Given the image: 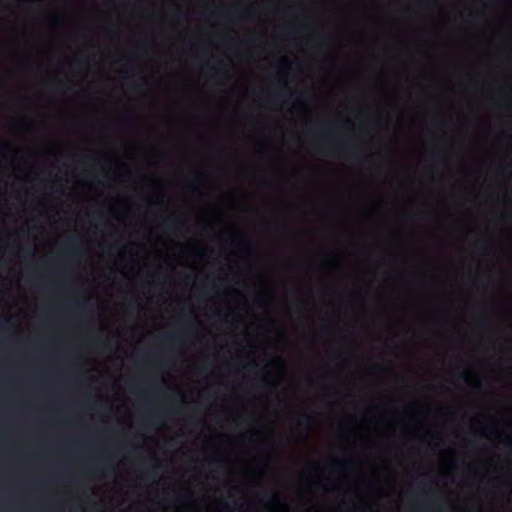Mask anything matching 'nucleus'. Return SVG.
<instances>
[{
  "label": "nucleus",
  "mask_w": 512,
  "mask_h": 512,
  "mask_svg": "<svg viewBox=\"0 0 512 512\" xmlns=\"http://www.w3.org/2000/svg\"><path fill=\"white\" fill-rule=\"evenodd\" d=\"M337 148H340L343 152V155L348 159H356L357 155L354 153L353 147L345 142V143H339L336 145Z\"/></svg>",
  "instance_id": "obj_1"
},
{
  "label": "nucleus",
  "mask_w": 512,
  "mask_h": 512,
  "mask_svg": "<svg viewBox=\"0 0 512 512\" xmlns=\"http://www.w3.org/2000/svg\"><path fill=\"white\" fill-rule=\"evenodd\" d=\"M63 247L67 252H76L78 250V241L76 238H68L64 241Z\"/></svg>",
  "instance_id": "obj_2"
},
{
  "label": "nucleus",
  "mask_w": 512,
  "mask_h": 512,
  "mask_svg": "<svg viewBox=\"0 0 512 512\" xmlns=\"http://www.w3.org/2000/svg\"><path fill=\"white\" fill-rule=\"evenodd\" d=\"M312 416L311 414L307 412L301 413L299 419H298V425L303 428H308L312 422Z\"/></svg>",
  "instance_id": "obj_3"
},
{
  "label": "nucleus",
  "mask_w": 512,
  "mask_h": 512,
  "mask_svg": "<svg viewBox=\"0 0 512 512\" xmlns=\"http://www.w3.org/2000/svg\"><path fill=\"white\" fill-rule=\"evenodd\" d=\"M162 339H163V341L168 342V343H175V342L180 341L181 335L178 333L168 334V335L163 336Z\"/></svg>",
  "instance_id": "obj_4"
},
{
  "label": "nucleus",
  "mask_w": 512,
  "mask_h": 512,
  "mask_svg": "<svg viewBox=\"0 0 512 512\" xmlns=\"http://www.w3.org/2000/svg\"><path fill=\"white\" fill-rule=\"evenodd\" d=\"M164 222L168 228H174L175 226H177L179 223H182L183 221L179 218L168 217L165 219Z\"/></svg>",
  "instance_id": "obj_5"
},
{
  "label": "nucleus",
  "mask_w": 512,
  "mask_h": 512,
  "mask_svg": "<svg viewBox=\"0 0 512 512\" xmlns=\"http://www.w3.org/2000/svg\"><path fill=\"white\" fill-rule=\"evenodd\" d=\"M350 461H347V460H334L332 462V466L334 468H337V469H342V468H346L350 465Z\"/></svg>",
  "instance_id": "obj_6"
},
{
  "label": "nucleus",
  "mask_w": 512,
  "mask_h": 512,
  "mask_svg": "<svg viewBox=\"0 0 512 512\" xmlns=\"http://www.w3.org/2000/svg\"><path fill=\"white\" fill-rule=\"evenodd\" d=\"M234 14H237L238 16L243 17V18H249L250 17V12L249 11H245V10H237V11H234V12H231V13H227V14H225V16L230 17V16H232Z\"/></svg>",
  "instance_id": "obj_7"
},
{
  "label": "nucleus",
  "mask_w": 512,
  "mask_h": 512,
  "mask_svg": "<svg viewBox=\"0 0 512 512\" xmlns=\"http://www.w3.org/2000/svg\"><path fill=\"white\" fill-rule=\"evenodd\" d=\"M268 504L273 507L280 505L281 504L280 497L275 493L272 494L268 501Z\"/></svg>",
  "instance_id": "obj_8"
},
{
  "label": "nucleus",
  "mask_w": 512,
  "mask_h": 512,
  "mask_svg": "<svg viewBox=\"0 0 512 512\" xmlns=\"http://www.w3.org/2000/svg\"><path fill=\"white\" fill-rule=\"evenodd\" d=\"M128 80L130 81V84H131V87L133 90L135 91H139L141 89V85L138 84L135 80H134V75H129L128 77Z\"/></svg>",
  "instance_id": "obj_9"
},
{
  "label": "nucleus",
  "mask_w": 512,
  "mask_h": 512,
  "mask_svg": "<svg viewBox=\"0 0 512 512\" xmlns=\"http://www.w3.org/2000/svg\"><path fill=\"white\" fill-rule=\"evenodd\" d=\"M324 265L329 267V268H332V267H335L336 266V261L332 258H328L324 261Z\"/></svg>",
  "instance_id": "obj_10"
},
{
  "label": "nucleus",
  "mask_w": 512,
  "mask_h": 512,
  "mask_svg": "<svg viewBox=\"0 0 512 512\" xmlns=\"http://www.w3.org/2000/svg\"><path fill=\"white\" fill-rule=\"evenodd\" d=\"M459 378L465 382H468L470 380V373L469 372H463L460 374Z\"/></svg>",
  "instance_id": "obj_11"
},
{
  "label": "nucleus",
  "mask_w": 512,
  "mask_h": 512,
  "mask_svg": "<svg viewBox=\"0 0 512 512\" xmlns=\"http://www.w3.org/2000/svg\"><path fill=\"white\" fill-rule=\"evenodd\" d=\"M236 43H237L236 39H229V40L225 41V45L227 48H231Z\"/></svg>",
  "instance_id": "obj_12"
},
{
  "label": "nucleus",
  "mask_w": 512,
  "mask_h": 512,
  "mask_svg": "<svg viewBox=\"0 0 512 512\" xmlns=\"http://www.w3.org/2000/svg\"><path fill=\"white\" fill-rule=\"evenodd\" d=\"M321 131L327 133V132H332L333 129L331 126H324L321 128Z\"/></svg>",
  "instance_id": "obj_13"
},
{
  "label": "nucleus",
  "mask_w": 512,
  "mask_h": 512,
  "mask_svg": "<svg viewBox=\"0 0 512 512\" xmlns=\"http://www.w3.org/2000/svg\"><path fill=\"white\" fill-rule=\"evenodd\" d=\"M504 444L506 446H512V438L511 437H507L505 440H504Z\"/></svg>",
  "instance_id": "obj_14"
},
{
  "label": "nucleus",
  "mask_w": 512,
  "mask_h": 512,
  "mask_svg": "<svg viewBox=\"0 0 512 512\" xmlns=\"http://www.w3.org/2000/svg\"><path fill=\"white\" fill-rule=\"evenodd\" d=\"M282 64L285 66V68H290L291 63L287 59L282 60Z\"/></svg>",
  "instance_id": "obj_15"
},
{
  "label": "nucleus",
  "mask_w": 512,
  "mask_h": 512,
  "mask_svg": "<svg viewBox=\"0 0 512 512\" xmlns=\"http://www.w3.org/2000/svg\"><path fill=\"white\" fill-rule=\"evenodd\" d=\"M273 363L275 364H282L283 363V359L281 357H276L273 359Z\"/></svg>",
  "instance_id": "obj_16"
},
{
  "label": "nucleus",
  "mask_w": 512,
  "mask_h": 512,
  "mask_svg": "<svg viewBox=\"0 0 512 512\" xmlns=\"http://www.w3.org/2000/svg\"><path fill=\"white\" fill-rule=\"evenodd\" d=\"M197 181H198V178H197V179H194L193 181H191V182L189 183V185H188V186H189L190 188L196 189L195 183H196Z\"/></svg>",
  "instance_id": "obj_17"
},
{
  "label": "nucleus",
  "mask_w": 512,
  "mask_h": 512,
  "mask_svg": "<svg viewBox=\"0 0 512 512\" xmlns=\"http://www.w3.org/2000/svg\"><path fill=\"white\" fill-rule=\"evenodd\" d=\"M255 367H256L255 362L249 363V364L246 366V368H248L249 370H253Z\"/></svg>",
  "instance_id": "obj_18"
},
{
  "label": "nucleus",
  "mask_w": 512,
  "mask_h": 512,
  "mask_svg": "<svg viewBox=\"0 0 512 512\" xmlns=\"http://www.w3.org/2000/svg\"><path fill=\"white\" fill-rule=\"evenodd\" d=\"M332 146H333V145H331L330 143H328V142H326V141H324V142L322 143V148H323V149H326V148H328V147H332Z\"/></svg>",
  "instance_id": "obj_19"
},
{
  "label": "nucleus",
  "mask_w": 512,
  "mask_h": 512,
  "mask_svg": "<svg viewBox=\"0 0 512 512\" xmlns=\"http://www.w3.org/2000/svg\"><path fill=\"white\" fill-rule=\"evenodd\" d=\"M377 367H378L379 369H381V370H387V369H389V368H390V365H379V366H377Z\"/></svg>",
  "instance_id": "obj_20"
},
{
  "label": "nucleus",
  "mask_w": 512,
  "mask_h": 512,
  "mask_svg": "<svg viewBox=\"0 0 512 512\" xmlns=\"http://www.w3.org/2000/svg\"><path fill=\"white\" fill-rule=\"evenodd\" d=\"M246 43L248 44H254L255 43V39L254 38H249L247 40H245Z\"/></svg>",
  "instance_id": "obj_21"
},
{
  "label": "nucleus",
  "mask_w": 512,
  "mask_h": 512,
  "mask_svg": "<svg viewBox=\"0 0 512 512\" xmlns=\"http://www.w3.org/2000/svg\"><path fill=\"white\" fill-rule=\"evenodd\" d=\"M206 65L209 66L215 72H218V70H219L218 67H216V66H210L209 62H207Z\"/></svg>",
  "instance_id": "obj_22"
},
{
  "label": "nucleus",
  "mask_w": 512,
  "mask_h": 512,
  "mask_svg": "<svg viewBox=\"0 0 512 512\" xmlns=\"http://www.w3.org/2000/svg\"><path fill=\"white\" fill-rule=\"evenodd\" d=\"M85 306H86V302H83L82 304H79V303L76 304L77 308H84Z\"/></svg>",
  "instance_id": "obj_23"
},
{
  "label": "nucleus",
  "mask_w": 512,
  "mask_h": 512,
  "mask_svg": "<svg viewBox=\"0 0 512 512\" xmlns=\"http://www.w3.org/2000/svg\"><path fill=\"white\" fill-rule=\"evenodd\" d=\"M150 472L153 473V474H156L157 473V467L156 466L151 467Z\"/></svg>",
  "instance_id": "obj_24"
},
{
  "label": "nucleus",
  "mask_w": 512,
  "mask_h": 512,
  "mask_svg": "<svg viewBox=\"0 0 512 512\" xmlns=\"http://www.w3.org/2000/svg\"><path fill=\"white\" fill-rule=\"evenodd\" d=\"M181 16V14L179 12H176L173 14V17L176 18V19H179Z\"/></svg>",
  "instance_id": "obj_25"
},
{
  "label": "nucleus",
  "mask_w": 512,
  "mask_h": 512,
  "mask_svg": "<svg viewBox=\"0 0 512 512\" xmlns=\"http://www.w3.org/2000/svg\"><path fill=\"white\" fill-rule=\"evenodd\" d=\"M211 463H213V464H215V465H216V464H219V463H220V460H218V459H213V460H211Z\"/></svg>",
  "instance_id": "obj_26"
},
{
  "label": "nucleus",
  "mask_w": 512,
  "mask_h": 512,
  "mask_svg": "<svg viewBox=\"0 0 512 512\" xmlns=\"http://www.w3.org/2000/svg\"><path fill=\"white\" fill-rule=\"evenodd\" d=\"M341 355H342V350H337V351H336V356H337V357H340Z\"/></svg>",
  "instance_id": "obj_27"
},
{
  "label": "nucleus",
  "mask_w": 512,
  "mask_h": 512,
  "mask_svg": "<svg viewBox=\"0 0 512 512\" xmlns=\"http://www.w3.org/2000/svg\"><path fill=\"white\" fill-rule=\"evenodd\" d=\"M415 215H416L418 218H423L424 213H417V214H415Z\"/></svg>",
  "instance_id": "obj_28"
},
{
  "label": "nucleus",
  "mask_w": 512,
  "mask_h": 512,
  "mask_svg": "<svg viewBox=\"0 0 512 512\" xmlns=\"http://www.w3.org/2000/svg\"><path fill=\"white\" fill-rule=\"evenodd\" d=\"M24 251H26V252H27V253H29V254H32V253H33V250H32V249H30V248H28V249H24Z\"/></svg>",
  "instance_id": "obj_29"
},
{
  "label": "nucleus",
  "mask_w": 512,
  "mask_h": 512,
  "mask_svg": "<svg viewBox=\"0 0 512 512\" xmlns=\"http://www.w3.org/2000/svg\"><path fill=\"white\" fill-rule=\"evenodd\" d=\"M145 358H146V360H149V361L152 360L149 354H146Z\"/></svg>",
  "instance_id": "obj_30"
},
{
  "label": "nucleus",
  "mask_w": 512,
  "mask_h": 512,
  "mask_svg": "<svg viewBox=\"0 0 512 512\" xmlns=\"http://www.w3.org/2000/svg\"><path fill=\"white\" fill-rule=\"evenodd\" d=\"M432 501H433L434 503H437V502H438V498L433 497V498H432Z\"/></svg>",
  "instance_id": "obj_31"
},
{
  "label": "nucleus",
  "mask_w": 512,
  "mask_h": 512,
  "mask_svg": "<svg viewBox=\"0 0 512 512\" xmlns=\"http://www.w3.org/2000/svg\"><path fill=\"white\" fill-rule=\"evenodd\" d=\"M213 16H224L223 14H216V13H213Z\"/></svg>",
  "instance_id": "obj_32"
},
{
  "label": "nucleus",
  "mask_w": 512,
  "mask_h": 512,
  "mask_svg": "<svg viewBox=\"0 0 512 512\" xmlns=\"http://www.w3.org/2000/svg\"><path fill=\"white\" fill-rule=\"evenodd\" d=\"M93 344H94L95 346H98L100 343H99L98 341H95Z\"/></svg>",
  "instance_id": "obj_33"
},
{
  "label": "nucleus",
  "mask_w": 512,
  "mask_h": 512,
  "mask_svg": "<svg viewBox=\"0 0 512 512\" xmlns=\"http://www.w3.org/2000/svg\"><path fill=\"white\" fill-rule=\"evenodd\" d=\"M94 160H95L94 158H88V162L94 161Z\"/></svg>",
  "instance_id": "obj_34"
},
{
  "label": "nucleus",
  "mask_w": 512,
  "mask_h": 512,
  "mask_svg": "<svg viewBox=\"0 0 512 512\" xmlns=\"http://www.w3.org/2000/svg\"><path fill=\"white\" fill-rule=\"evenodd\" d=\"M0 146H3V144H2V143H0Z\"/></svg>",
  "instance_id": "obj_35"
}]
</instances>
